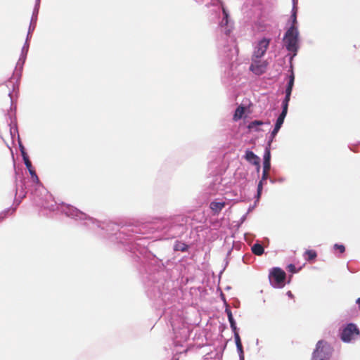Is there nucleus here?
Wrapping results in <instances>:
<instances>
[{"mask_svg": "<svg viewBox=\"0 0 360 360\" xmlns=\"http://www.w3.org/2000/svg\"><path fill=\"white\" fill-rule=\"evenodd\" d=\"M298 36L299 32L297 28L294 25H291L286 31L283 39L286 49L295 54L298 49Z\"/></svg>", "mask_w": 360, "mask_h": 360, "instance_id": "1", "label": "nucleus"}, {"mask_svg": "<svg viewBox=\"0 0 360 360\" xmlns=\"http://www.w3.org/2000/svg\"><path fill=\"white\" fill-rule=\"evenodd\" d=\"M332 351L331 347L327 342L319 340L312 354L311 360H329Z\"/></svg>", "mask_w": 360, "mask_h": 360, "instance_id": "2", "label": "nucleus"}, {"mask_svg": "<svg viewBox=\"0 0 360 360\" xmlns=\"http://www.w3.org/2000/svg\"><path fill=\"white\" fill-rule=\"evenodd\" d=\"M285 272L278 267L273 268L269 275L270 283L274 288H283L285 285Z\"/></svg>", "mask_w": 360, "mask_h": 360, "instance_id": "3", "label": "nucleus"}, {"mask_svg": "<svg viewBox=\"0 0 360 360\" xmlns=\"http://www.w3.org/2000/svg\"><path fill=\"white\" fill-rule=\"evenodd\" d=\"M270 41V39L265 37L259 40L255 46L252 57H254V58L256 59L261 58L264 56L269 46Z\"/></svg>", "mask_w": 360, "mask_h": 360, "instance_id": "4", "label": "nucleus"}, {"mask_svg": "<svg viewBox=\"0 0 360 360\" xmlns=\"http://www.w3.org/2000/svg\"><path fill=\"white\" fill-rule=\"evenodd\" d=\"M268 63L266 61L260 60V58L255 59L252 57V63L250 66V70L257 75H262L265 72Z\"/></svg>", "mask_w": 360, "mask_h": 360, "instance_id": "5", "label": "nucleus"}, {"mask_svg": "<svg viewBox=\"0 0 360 360\" xmlns=\"http://www.w3.org/2000/svg\"><path fill=\"white\" fill-rule=\"evenodd\" d=\"M359 333V329L353 323L348 324L342 332L341 339L344 342H349L354 334L358 335Z\"/></svg>", "mask_w": 360, "mask_h": 360, "instance_id": "6", "label": "nucleus"}, {"mask_svg": "<svg viewBox=\"0 0 360 360\" xmlns=\"http://www.w3.org/2000/svg\"><path fill=\"white\" fill-rule=\"evenodd\" d=\"M294 81H295V75L294 73L292 72L289 77V82L285 90V97L283 102L288 103L290 99V95L292 93V87L294 85Z\"/></svg>", "mask_w": 360, "mask_h": 360, "instance_id": "7", "label": "nucleus"}, {"mask_svg": "<svg viewBox=\"0 0 360 360\" xmlns=\"http://www.w3.org/2000/svg\"><path fill=\"white\" fill-rule=\"evenodd\" d=\"M283 110L280 115L278 116L275 126L277 127L281 128L282 124H283L285 117L288 112V103L283 102L282 104Z\"/></svg>", "mask_w": 360, "mask_h": 360, "instance_id": "8", "label": "nucleus"}, {"mask_svg": "<svg viewBox=\"0 0 360 360\" xmlns=\"http://www.w3.org/2000/svg\"><path fill=\"white\" fill-rule=\"evenodd\" d=\"M245 158L250 163L259 167L260 159L253 152L246 150Z\"/></svg>", "mask_w": 360, "mask_h": 360, "instance_id": "9", "label": "nucleus"}, {"mask_svg": "<svg viewBox=\"0 0 360 360\" xmlns=\"http://www.w3.org/2000/svg\"><path fill=\"white\" fill-rule=\"evenodd\" d=\"M234 338H235V342H236L237 350H238L239 356H240V359L241 360H243L244 359V352H243V345H242V342L240 340V338L238 332L234 333Z\"/></svg>", "mask_w": 360, "mask_h": 360, "instance_id": "10", "label": "nucleus"}, {"mask_svg": "<svg viewBox=\"0 0 360 360\" xmlns=\"http://www.w3.org/2000/svg\"><path fill=\"white\" fill-rule=\"evenodd\" d=\"M24 163H25L26 167L27 168V169L29 170V172L31 175L32 181L35 183H39V177L37 175L34 169L32 167L31 161L30 160H25V162H24Z\"/></svg>", "mask_w": 360, "mask_h": 360, "instance_id": "11", "label": "nucleus"}, {"mask_svg": "<svg viewBox=\"0 0 360 360\" xmlns=\"http://www.w3.org/2000/svg\"><path fill=\"white\" fill-rule=\"evenodd\" d=\"M225 202H212L210 207L214 214H219L221 210L225 207Z\"/></svg>", "mask_w": 360, "mask_h": 360, "instance_id": "12", "label": "nucleus"}, {"mask_svg": "<svg viewBox=\"0 0 360 360\" xmlns=\"http://www.w3.org/2000/svg\"><path fill=\"white\" fill-rule=\"evenodd\" d=\"M245 108L244 106H243V105L238 106L236 108L235 113L233 115V120L235 121H237V120L241 119L243 114L245 113Z\"/></svg>", "mask_w": 360, "mask_h": 360, "instance_id": "13", "label": "nucleus"}, {"mask_svg": "<svg viewBox=\"0 0 360 360\" xmlns=\"http://www.w3.org/2000/svg\"><path fill=\"white\" fill-rule=\"evenodd\" d=\"M226 312L227 316H228V319H229V323H230V325H231V328H232V330H233V331L234 333L237 332L236 324V322H235V321L233 319L231 311L229 309H226Z\"/></svg>", "mask_w": 360, "mask_h": 360, "instance_id": "14", "label": "nucleus"}, {"mask_svg": "<svg viewBox=\"0 0 360 360\" xmlns=\"http://www.w3.org/2000/svg\"><path fill=\"white\" fill-rule=\"evenodd\" d=\"M264 248L259 243H255L252 246V252L255 255L260 256L264 253Z\"/></svg>", "mask_w": 360, "mask_h": 360, "instance_id": "15", "label": "nucleus"}, {"mask_svg": "<svg viewBox=\"0 0 360 360\" xmlns=\"http://www.w3.org/2000/svg\"><path fill=\"white\" fill-rule=\"evenodd\" d=\"M304 257L306 260L311 262L316 258L317 253L314 250H307L304 252Z\"/></svg>", "mask_w": 360, "mask_h": 360, "instance_id": "16", "label": "nucleus"}, {"mask_svg": "<svg viewBox=\"0 0 360 360\" xmlns=\"http://www.w3.org/2000/svg\"><path fill=\"white\" fill-rule=\"evenodd\" d=\"M281 129V128L277 127H276V126L274 127V130L272 131L271 134V139H270V140H269V143H268L269 146H270V145H271V142L273 141V140H274V137L276 136V135L277 134V133L278 132V131H279V129Z\"/></svg>", "mask_w": 360, "mask_h": 360, "instance_id": "17", "label": "nucleus"}, {"mask_svg": "<svg viewBox=\"0 0 360 360\" xmlns=\"http://www.w3.org/2000/svg\"><path fill=\"white\" fill-rule=\"evenodd\" d=\"M291 18L292 20V25L295 26V24L297 23V8L294 6L292 8V13L291 15Z\"/></svg>", "mask_w": 360, "mask_h": 360, "instance_id": "18", "label": "nucleus"}, {"mask_svg": "<svg viewBox=\"0 0 360 360\" xmlns=\"http://www.w3.org/2000/svg\"><path fill=\"white\" fill-rule=\"evenodd\" d=\"M176 250L186 251L187 250V245L184 243H179L175 245Z\"/></svg>", "mask_w": 360, "mask_h": 360, "instance_id": "19", "label": "nucleus"}, {"mask_svg": "<svg viewBox=\"0 0 360 360\" xmlns=\"http://www.w3.org/2000/svg\"><path fill=\"white\" fill-rule=\"evenodd\" d=\"M20 149L23 161L25 162V160H30L27 153L25 152V148L22 145H20Z\"/></svg>", "mask_w": 360, "mask_h": 360, "instance_id": "20", "label": "nucleus"}, {"mask_svg": "<svg viewBox=\"0 0 360 360\" xmlns=\"http://www.w3.org/2000/svg\"><path fill=\"white\" fill-rule=\"evenodd\" d=\"M270 158H271L270 150L269 148H266L264 155V162H270Z\"/></svg>", "mask_w": 360, "mask_h": 360, "instance_id": "21", "label": "nucleus"}, {"mask_svg": "<svg viewBox=\"0 0 360 360\" xmlns=\"http://www.w3.org/2000/svg\"><path fill=\"white\" fill-rule=\"evenodd\" d=\"M334 248L338 250L340 253H343L345 251V247L343 245L335 244Z\"/></svg>", "mask_w": 360, "mask_h": 360, "instance_id": "22", "label": "nucleus"}, {"mask_svg": "<svg viewBox=\"0 0 360 360\" xmlns=\"http://www.w3.org/2000/svg\"><path fill=\"white\" fill-rule=\"evenodd\" d=\"M263 122L262 121L255 120L250 123L248 127L250 129L253 128L255 126L257 125H262Z\"/></svg>", "mask_w": 360, "mask_h": 360, "instance_id": "23", "label": "nucleus"}, {"mask_svg": "<svg viewBox=\"0 0 360 360\" xmlns=\"http://www.w3.org/2000/svg\"><path fill=\"white\" fill-rule=\"evenodd\" d=\"M270 162H263V170L264 172L269 171L270 169Z\"/></svg>", "mask_w": 360, "mask_h": 360, "instance_id": "24", "label": "nucleus"}, {"mask_svg": "<svg viewBox=\"0 0 360 360\" xmlns=\"http://www.w3.org/2000/svg\"><path fill=\"white\" fill-rule=\"evenodd\" d=\"M262 190V181H260L257 186V195L259 197Z\"/></svg>", "mask_w": 360, "mask_h": 360, "instance_id": "25", "label": "nucleus"}, {"mask_svg": "<svg viewBox=\"0 0 360 360\" xmlns=\"http://www.w3.org/2000/svg\"><path fill=\"white\" fill-rule=\"evenodd\" d=\"M288 271H290V272H292V273H295V272H296L295 266V265H293V264H289V265L288 266Z\"/></svg>", "mask_w": 360, "mask_h": 360, "instance_id": "26", "label": "nucleus"}, {"mask_svg": "<svg viewBox=\"0 0 360 360\" xmlns=\"http://www.w3.org/2000/svg\"><path fill=\"white\" fill-rule=\"evenodd\" d=\"M268 173H269V171L264 172V170H263L262 177V180L261 181L266 179L267 176H268Z\"/></svg>", "mask_w": 360, "mask_h": 360, "instance_id": "27", "label": "nucleus"}, {"mask_svg": "<svg viewBox=\"0 0 360 360\" xmlns=\"http://www.w3.org/2000/svg\"><path fill=\"white\" fill-rule=\"evenodd\" d=\"M6 217V214H0V222H1Z\"/></svg>", "mask_w": 360, "mask_h": 360, "instance_id": "28", "label": "nucleus"}, {"mask_svg": "<svg viewBox=\"0 0 360 360\" xmlns=\"http://www.w3.org/2000/svg\"><path fill=\"white\" fill-rule=\"evenodd\" d=\"M356 303L359 305V308L360 310V297L356 300Z\"/></svg>", "mask_w": 360, "mask_h": 360, "instance_id": "29", "label": "nucleus"}, {"mask_svg": "<svg viewBox=\"0 0 360 360\" xmlns=\"http://www.w3.org/2000/svg\"><path fill=\"white\" fill-rule=\"evenodd\" d=\"M223 13H224V15H225V18H227V17H228V14H227V13H226V10H225L224 8H223Z\"/></svg>", "mask_w": 360, "mask_h": 360, "instance_id": "30", "label": "nucleus"}]
</instances>
